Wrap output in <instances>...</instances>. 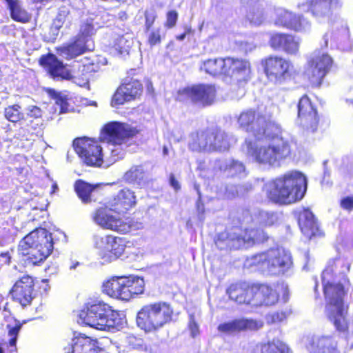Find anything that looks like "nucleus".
I'll list each match as a JSON object with an SVG mask.
<instances>
[{"label":"nucleus","mask_w":353,"mask_h":353,"mask_svg":"<svg viewBox=\"0 0 353 353\" xmlns=\"http://www.w3.org/2000/svg\"><path fill=\"white\" fill-rule=\"evenodd\" d=\"M14 320V324H8L6 325V329L8 330V336L10 337V339L8 341V344L10 346L14 347L16 349L17 341L19 332L22 327V323L15 319Z\"/></svg>","instance_id":"obj_44"},{"label":"nucleus","mask_w":353,"mask_h":353,"mask_svg":"<svg viewBox=\"0 0 353 353\" xmlns=\"http://www.w3.org/2000/svg\"><path fill=\"white\" fill-rule=\"evenodd\" d=\"M333 59L325 52H318L307 61L303 76L312 88H319L333 65Z\"/></svg>","instance_id":"obj_8"},{"label":"nucleus","mask_w":353,"mask_h":353,"mask_svg":"<svg viewBox=\"0 0 353 353\" xmlns=\"http://www.w3.org/2000/svg\"><path fill=\"white\" fill-rule=\"evenodd\" d=\"M238 123L244 131L250 133L255 139L256 132L270 130L272 126L279 125L270 114H265L254 109L243 111L238 117Z\"/></svg>","instance_id":"obj_11"},{"label":"nucleus","mask_w":353,"mask_h":353,"mask_svg":"<svg viewBox=\"0 0 353 353\" xmlns=\"http://www.w3.org/2000/svg\"><path fill=\"white\" fill-rule=\"evenodd\" d=\"M140 132L137 126L125 122L109 121L104 124L101 131V139L108 144L121 145L127 143Z\"/></svg>","instance_id":"obj_12"},{"label":"nucleus","mask_w":353,"mask_h":353,"mask_svg":"<svg viewBox=\"0 0 353 353\" xmlns=\"http://www.w3.org/2000/svg\"><path fill=\"white\" fill-rule=\"evenodd\" d=\"M110 310V305L98 301L91 304L87 307L85 312L81 314L83 322L93 328L103 330L104 324H102V320H104L107 311Z\"/></svg>","instance_id":"obj_24"},{"label":"nucleus","mask_w":353,"mask_h":353,"mask_svg":"<svg viewBox=\"0 0 353 353\" xmlns=\"http://www.w3.org/2000/svg\"><path fill=\"white\" fill-rule=\"evenodd\" d=\"M307 10L317 20L330 19L339 6L338 0H307Z\"/></svg>","instance_id":"obj_27"},{"label":"nucleus","mask_w":353,"mask_h":353,"mask_svg":"<svg viewBox=\"0 0 353 353\" xmlns=\"http://www.w3.org/2000/svg\"><path fill=\"white\" fill-rule=\"evenodd\" d=\"M143 15L145 19V31L148 32L154 25L157 18V14L154 8H150L146 9L144 11Z\"/></svg>","instance_id":"obj_48"},{"label":"nucleus","mask_w":353,"mask_h":353,"mask_svg":"<svg viewBox=\"0 0 353 353\" xmlns=\"http://www.w3.org/2000/svg\"><path fill=\"white\" fill-rule=\"evenodd\" d=\"M332 272V268L327 266L321 274L323 294L327 301V316L337 330L344 332L348 328L346 319L348 305L344 302L348 289L341 282L330 281Z\"/></svg>","instance_id":"obj_3"},{"label":"nucleus","mask_w":353,"mask_h":353,"mask_svg":"<svg viewBox=\"0 0 353 353\" xmlns=\"http://www.w3.org/2000/svg\"><path fill=\"white\" fill-rule=\"evenodd\" d=\"M53 24L57 30H59L63 26V21L61 18H56L54 20Z\"/></svg>","instance_id":"obj_59"},{"label":"nucleus","mask_w":353,"mask_h":353,"mask_svg":"<svg viewBox=\"0 0 353 353\" xmlns=\"http://www.w3.org/2000/svg\"><path fill=\"white\" fill-rule=\"evenodd\" d=\"M260 65L267 79L275 83L285 81L286 77L290 74V68L292 65L290 61L276 54L263 58Z\"/></svg>","instance_id":"obj_16"},{"label":"nucleus","mask_w":353,"mask_h":353,"mask_svg":"<svg viewBox=\"0 0 353 353\" xmlns=\"http://www.w3.org/2000/svg\"><path fill=\"white\" fill-rule=\"evenodd\" d=\"M263 326L261 321L252 319H235L218 325L217 330L223 334H232L246 331H257Z\"/></svg>","instance_id":"obj_25"},{"label":"nucleus","mask_w":353,"mask_h":353,"mask_svg":"<svg viewBox=\"0 0 353 353\" xmlns=\"http://www.w3.org/2000/svg\"><path fill=\"white\" fill-rule=\"evenodd\" d=\"M143 92V85L139 78L137 70L130 69L112 94L110 105L119 108L126 103L140 99Z\"/></svg>","instance_id":"obj_7"},{"label":"nucleus","mask_w":353,"mask_h":353,"mask_svg":"<svg viewBox=\"0 0 353 353\" xmlns=\"http://www.w3.org/2000/svg\"><path fill=\"white\" fill-rule=\"evenodd\" d=\"M33 3H40L42 2L43 0H32Z\"/></svg>","instance_id":"obj_63"},{"label":"nucleus","mask_w":353,"mask_h":353,"mask_svg":"<svg viewBox=\"0 0 353 353\" xmlns=\"http://www.w3.org/2000/svg\"><path fill=\"white\" fill-rule=\"evenodd\" d=\"M2 310H3V312H7L9 314H11V310H10V304L8 302L5 303Z\"/></svg>","instance_id":"obj_60"},{"label":"nucleus","mask_w":353,"mask_h":353,"mask_svg":"<svg viewBox=\"0 0 353 353\" xmlns=\"http://www.w3.org/2000/svg\"><path fill=\"white\" fill-rule=\"evenodd\" d=\"M52 234L46 228H36L26 235L19 242V250L27 261L34 265H39L48 257L53 250Z\"/></svg>","instance_id":"obj_4"},{"label":"nucleus","mask_w":353,"mask_h":353,"mask_svg":"<svg viewBox=\"0 0 353 353\" xmlns=\"http://www.w3.org/2000/svg\"><path fill=\"white\" fill-rule=\"evenodd\" d=\"M34 283L32 276L24 275L12 286L10 291L11 299L23 309L30 306L35 299Z\"/></svg>","instance_id":"obj_19"},{"label":"nucleus","mask_w":353,"mask_h":353,"mask_svg":"<svg viewBox=\"0 0 353 353\" xmlns=\"http://www.w3.org/2000/svg\"><path fill=\"white\" fill-rule=\"evenodd\" d=\"M216 98V89L214 85L196 83L179 89L175 94V100L181 103H192L205 108L214 103Z\"/></svg>","instance_id":"obj_6"},{"label":"nucleus","mask_w":353,"mask_h":353,"mask_svg":"<svg viewBox=\"0 0 353 353\" xmlns=\"http://www.w3.org/2000/svg\"><path fill=\"white\" fill-rule=\"evenodd\" d=\"M275 23L281 27L294 32H301L310 25L309 21L302 14H298L288 10L277 14Z\"/></svg>","instance_id":"obj_28"},{"label":"nucleus","mask_w":353,"mask_h":353,"mask_svg":"<svg viewBox=\"0 0 353 353\" xmlns=\"http://www.w3.org/2000/svg\"><path fill=\"white\" fill-rule=\"evenodd\" d=\"M29 116L34 119L41 118L42 117V111L39 107L32 106L30 110Z\"/></svg>","instance_id":"obj_55"},{"label":"nucleus","mask_w":353,"mask_h":353,"mask_svg":"<svg viewBox=\"0 0 353 353\" xmlns=\"http://www.w3.org/2000/svg\"><path fill=\"white\" fill-rule=\"evenodd\" d=\"M72 353H103L97 339H92L84 334H79L72 339Z\"/></svg>","instance_id":"obj_30"},{"label":"nucleus","mask_w":353,"mask_h":353,"mask_svg":"<svg viewBox=\"0 0 353 353\" xmlns=\"http://www.w3.org/2000/svg\"><path fill=\"white\" fill-rule=\"evenodd\" d=\"M260 283L238 281L232 283L227 289L229 298L240 305L258 307Z\"/></svg>","instance_id":"obj_15"},{"label":"nucleus","mask_w":353,"mask_h":353,"mask_svg":"<svg viewBox=\"0 0 353 353\" xmlns=\"http://www.w3.org/2000/svg\"><path fill=\"white\" fill-rule=\"evenodd\" d=\"M169 183L175 191H179L181 189L180 183L173 174H170L169 176Z\"/></svg>","instance_id":"obj_56"},{"label":"nucleus","mask_w":353,"mask_h":353,"mask_svg":"<svg viewBox=\"0 0 353 353\" xmlns=\"http://www.w3.org/2000/svg\"><path fill=\"white\" fill-rule=\"evenodd\" d=\"M128 279L131 299L143 292L145 283L143 279L138 276H128Z\"/></svg>","instance_id":"obj_43"},{"label":"nucleus","mask_w":353,"mask_h":353,"mask_svg":"<svg viewBox=\"0 0 353 353\" xmlns=\"http://www.w3.org/2000/svg\"><path fill=\"white\" fill-rule=\"evenodd\" d=\"M340 207L347 212L353 211V195H349L341 199L339 201Z\"/></svg>","instance_id":"obj_52"},{"label":"nucleus","mask_w":353,"mask_h":353,"mask_svg":"<svg viewBox=\"0 0 353 353\" xmlns=\"http://www.w3.org/2000/svg\"><path fill=\"white\" fill-rule=\"evenodd\" d=\"M224 76L229 77L240 85L250 79L252 65L249 60L234 57H225Z\"/></svg>","instance_id":"obj_18"},{"label":"nucleus","mask_w":353,"mask_h":353,"mask_svg":"<svg viewBox=\"0 0 353 353\" xmlns=\"http://www.w3.org/2000/svg\"><path fill=\"white\" fill-rule=\"evenodd\" d=\"M137 324L145 332H154L159 330L153 303L143 305L137 314Z\"/></svg>","instance_id":"obj_29"},{"label":"nucleus","mask_w":353,"mask_h":353,"mask_svg":"<svg viewBox=\"0 0 353 353\" xmlns=\"http://www.w3.org/2000/svg\"><path fill=\"white\" fill-rule=\"evenodd\" d=\"M200 150L208 152H222L230 148L228 134L218 125L207 127L197 133Z\"/></svg>","instance_id":"obj_10"},{"label":"nucleus","mask_w":353,"mask_h":353,"mask_svg":"<svg viewBox=\"0 0 353 353\" xmlns=\"http://www.w3.org/2000/svg\"><path fill=\"white\" fill-rule=\"evenodd\" d=\"M292 263L290 255L279 248L270 249L256 254L253 258L254 265L272 274H283L290 268Z\"/></svg>","instance_id":"obj_9"},{"label":"nucleus","mask_w":353,"mask_h":353,"mask_svg":"<svg viewBox=\"0 0 353 353\" xmlns=\"http://www.w3.org/2000/svg\"><path fill=\"white\" fill-rule=\"evenodd\" d=\"M120 300L130 301L131 299V294L129 291V285L128 277L123 276L122 285L121 288Z\"/></svg>","instance_id":"obj_51"},{"label":"nucleus","mask_w":353,"mask_h":353,"mask_svg":"<svg viewBox=\"0 0 353 353\" xmlns=\"http://www.w3.org/2000/svg\"><path fill=\"white\" fill-rule=\"evenodd\" d=\"M123 276H112L103 284V292L108 296L120 299Z\"/></svg>","instance_id":"obj_39"},{"label":"nucleus","mask_w":353,"mask_h":353,"mask_svg":"<svg viewBox=\"0 0 353 353\" xmlns=\"http://www.w3.org/2000/svg\"><path fill=\"white\" fill-rule=\"evenodd\" d=\"M193 33V30L190 27H188L185 28L184 32L178 34L175 37L176 39L178 41H183L187 35L191 34Z\"/></svg>","instance_id":"obj_57"},{"label":"nucleus","mask_w":353,"mask_h":353,"mask_svg":"<svg viewBox=\"0 0 353 353\" xmlns=\"http://www.w3.org/2000/svg\"><path fill=\"white\" fill-rule=\"evenodd\" d=\"M269 45L274 50L283 51L287 54H296L299 50V41L295 36L281 32H275L270 35Z\"/></svg>","instance_id":"obj_26"},{"label":"nucleus","mask_w":353,"mask_h":353,"mask_svg":"<svg viewBox=\"0 0 353 353\" xmlns=\"http://www.w3.org/2000/svg\"><path fill=\"white\" fill-rule=\"evenodd\" d=\"M144 171L141 165H133L124 174L125 181L129 183H139L144 178Z\"/></svg>","instance_id":"obj_41"},{"label":"nucleus","mask_w":353,"mask_h":353,"mask_svg":"<svg viewBox=\"0 0 353 353\" xmlns=\"http://www.w3.org/2000/svg\"><path fill=\"white\" fill-rule=\"evenodd\" d=\"M112 48L119 54L128 53L130 48V42L124 37L123 35L117 37L113 44Z\"/></svg>","instance_id":"obj_46"},{"label":"nucleus","mask_w":353,"mask_h":353,"mask_svg":"<svg viewBox=\"0 0 353 353\" xmlns=\"http://www.w3.org/2000/svg\"><path fill=\"white\" fill-rule=\"evenodd\" d=\"M201 70L212 76L223 75L225 73V57L209 59L203 62Z\"/></svg>","instance_id":"obj_36"},{"label":"nucleus","mask_w":353,"mask_h":353,"mask_svg":"<svg viewBox=\"0 0 353 353\" xmlns=\"http://www.w3.org/2000/svg\"><path fill=\"white\" fill-rule=\"evenodd\" d=\"M120 214L108 201L97 208L93 214L92 220L101 228L125 234L132 229H138L141 223L127 217L123 220Z\"/></svg>","instance_id":"obj_5"},{"label":"nucleus","mask_w":353,"mask_h":353,"mask_svg":"<svg viewBox=\"0 0 353 353\" xmlns=\"http://www.w3.org/2000/svg\"><path fill=\"white\" fill-rule=\"evenodd\" d=\"M188 328L190 332L192 337L194 338L199 334V327L198 323L194 320L193 316H191V319L189 322Z\"/></svg>","instance_id":"obj_53"},{"label":"nucleus","mask_w":353,"mask_h":353,"mask_svg":"<svg viewBox=\"0 0 353 353\" xmlns=\"http://www.w3.org/2000/svg\"><path fill=\"white\" fill-rule=\"evenodd\" d=\"M163 153L164 154H167L168 153V150L165 147L163 148Z\"/></svg>","instance_id":"obj_62"},{"label":"nucleus","mask_w":353,"mask_h":353,"mask_svg":"<svg viewBox=\"0 0 353 353\" xmlns=\"http://www.w3.org/2000/svg\"><path fill=\"white\" fill-rule=\"evenodd\" d=\"M256 137L254 139L256 142L267 143L263 145H254L249 150L250 154L258 163L274 166L292 155V141L283 137L280 124L272 126L266 132H256Z\"/></svg>","instance_id":"obj_1"},{"label":"nucleus","mask_w":353,"mask_h":353,"mask_svg":"<svg viewBox=\"0 0 353 353\" xmlns=\"http://www.w3.org/2000/svg\"><path fill=\"white\" fill-rule=\"evenodd\" d=\"M165 17L166 20L164 23L165 27L168 29L174 28L176 25L178 21V12L175 10H170L166 12Z\"/></svg>","instance_id":"obj_49"},{"label":"nucleus","mask_w":353,"mask_h":353,"mask_svg":"<svg viewBox=\"0 0 353 353\" xmlns=\"http://www.w3.org/2000/svg\"><path fill=\"white\" fill-rule=\"evenodd\" d=\"M79 263L78 262H76L74 263H73L71 266H70V269H75L77 268V265H79Z\"/></svg>","instance_id":"obj_61"},{"label":"nucleus","mask_w":353,"mask_h":353,"mask_svg":"<svg viewBox=\"0 0 353 353\" xmlns=\"http://www.w3.org/2000/svg\"><path fill=\"white\" fill-rule=\"evenodd\" d=\"M306 186L307 179L301 172L290 170L270 181L266 196L272 203L289 205L302 199Z\"/></svg>","instance_id":"obj_2"},{"label":"nucleus","mask_w":353,"mask_h":353,"mask_svg":"<svg viewBox=\"0 0 353 353\" xmlns=\"http://www.w3.org/2000/svg\"><path fill=\"white\" fill-rule=\"evenodd\" d=\"M127 243L125 238L114 234H105L95 236L94 246L101 259L110 263L119 259L124 254Z\"/></svg>","instance_id":"obj_13"},{"label":"nucleus","mask_w":353,"mask_h":353,"mask_svg":"<svg viewBox=\"0 0 353 353\" xmlns=\"http://www.w3.org/2000/svg\"><path fill=\"white\" fill-rule=\"evenodd\" d=\"M4 117L11 123L20 122L25 119V114L21 106L18 104H13L7 106L3 110Z\"/></svg>","instance_id":"obj_40"},{"label":"nucleus","mask_w":353,"mask_h":353,"mask_svg":"<svg viewBox=\"0 0 353 353\" xmlns=\"http://www.w3.org/2000/svg\"><path fill=\"white\" fill-rule=\"evenodd\" d=\"M99 64L94 62L83 64L80 68L81 74L84 76L83 78L87 83L89 81V77L99 70Z\"/></svg>","instance_id":"obj_47"},{"label":"nucleus","mask_w":353,"mask_h":353,"mask_svg":"<svg viewBox=\"0 0 353 353\" xmlns=\"http://www.w3.org/2000/svg\"><path fill=\"white\" fill-rule=\"evenodd\" d=\"M38 62L39 65L54 79L63 80L70 77V72L66 65L52 52L42 54Z\"/></svg>","instance_id":"obj_22"},{"label":"nucleus","mask_w":353,"mask_h":353,"mask_svg":"<svg viewBox=\"0 0 353 353\" xmlns=\"http://www.w3.org/2000/svg\"><path fill=\"white\" fill-rule=\"evenodd\" d=\"M73 147L85 165L100 167L103 164L102 148L97 140L88 137L77 138L73 141Z\"/></svg>","instance_id":"obj_14"},{"label":"nucleus","mask_w":353,"mask_h":353,"mask_svg":"<svg viewBox=\"0 0 353 353\" xmlns=\"http://www.w3.org/2000/svg\"><path fill=\"white\" fill-rule=\"evenodd\" d=\"M10 11L11 18L17 22L26 23L30 17L27 12L22 8L19 0H4Z\"/></svg>","instance_id":"obj_37"},{"label":"nucleus","mask_w":353,"mask_h":353,"mask_svg":"<svg viewBox=\"0 0 353 353\" xmlns=\"http://www.w3.org/2000/svg\"><path fill=\"white\" fill-rule=\"evenodd\" d=\"M0 353H4V351L1 346H0Z\"/></svg>","instance_id":"obj_64"},{"label":"nucleus","mask_w":353,"mask_h":353,"mask_svg":"<svg viewBox=\"0 0 353 353\" xmlns=\"http://www.w3.org/2000/svg\"><path fill=\"white\" fill-rule=\"evenodd\" d=\"M299 227L303 235L309 241L323 236L316 219L308 208H303L296 214Z\"/></svg>","instance_id":"obj_23"},{"label":"nucleus","mask_w":353,"mask_h":353,"mask_svg":"<svg viewBox=\"0 0 353 353\" xmlns=\"http://www.w3.org/2000/svg\"><path fill=\"white\" fill-rule=\"evenodd\" d=\"M54 99L56 104L59 106V113L63 114L69 111V103L66 96L58 94Z\"/></svg>","instance_id":"obj_50"},{"label":"nucleus","mask_w":353,"mask_h":353,"mask_svg":"<svg viewBox=\"0 0 353 353\" xmlns=\"http://www.w3.org/2000/svg\"><path fill=\"white\" fill-rule=\"evenodd\" d=\"M164 37L165 33L160 28L150 30L148 35L147 42L150 47H154L160 45Z\"/></svg>","instance_id":"obj_45"},{"label":"nucleus","mask_w":353,"mask_h":353,"mask_svg":"<svg viewBox=\"0 0 353 353\" xmlns=\"http://www.w3.org/2000/svg\"><path fill=\"white\" fill-rule=\"evenodd\" d=\"M234 165V163H232L231 165H229V167L224 168L225 171L228 172V175L230 176H234L239 173H241L243 171L244 168H232Z\"/></svg>","instance_id":"obj_54"},{"label":"nucleus","mask_w":353,"mask_h":353,"mask_svg":"<svg viewBox=\"0 0 353 353\" xmlns=\"http://www.w3.org/2000/svg\"><path fill=\"white\" fill-rule=\"evenodd\" d=\"M109 202L121 214L134 208L137 203V199L133 191L128 188H123Z\"/></svg>","instance_id":"obj_31"},{"label":"nucleus","mask_w":353,"mask_h":353,"mask_svg":"<svg viewBox=\"0 0 353 353\" xmlns=\"http://www.w3.org/2000/svg\"><path fill=\"white\" fill-rule=\"evenodd\" d=\"M252 353H290L289 347L279 339H272L257 343Z\"/></svg>","instance_id":"obj_35"},{"label":"nucleus","mask_w":353,"mask_h":353,"mask_svg":"<svg viewBox=\"0 0 353 353\" xmlns=\"http://www.w3.org/2000/svg\"><path fill=\"white\" fill-rule=\"evenodd\" d=\"M104 324V330L110 327H117L121 324L120 313L117 310H112L110 306V310L107 311L104 320L101 321Z\"/></svg>","instance_id":"obj_42"},{"label":"nucleus","mask_w":353,"mask_h":353,"mask_svg":"<svg viewBox=\"0 0 353 353\" xmlns=\"http://www.w3.org/2000/svg\"><path fill=\"white\" fill-rule=\"evenodd\" d=\"M310 353H339L337 343L331 336L313 338L310 342Z\"/></svg>","instance_id":"obj_32"},{"label":"nucleus","mask_w":353,"mask_h":353,"mask_svg":"<svg viewBox=\"0 0 353 353\" xmlns=\"http://www.w3.org/2000/svg\"><path fill=\"white\" fill-rule=\"evenodd\" d=\"M298 118L301 125L308 131L315 132L318 129L320 118L316 106L307 94L301 97L297 104Z\"/></svg>","instance_id":"obj_20"},{"label":"nucleus","mask_w":353,"mask_h":353,"mask_svg":"<svg viewBox=\"0 0 353 353\" xmlns=\"http://www.w3.org/2000/svg\"><path fill=\"white\" fill-rule=\"evenodd\" d=\"M281 295L284 301L288 299L289 295L288 288L283 283H260L259 306L274 305L279 302Z\"/></svg>","instance_id":"obj_21"},{"label":"nucleus","mask_w":353,"mask_h":353,"mask_svg":"<svg viewBox=\"0 0 353 353\" xmlns=\"http://www.w3.org/2000/svg\"><path fill=\"white\" fill-rule=\"evenodd\" d=\"M74 188L78 197L83 203L91 202V194L96 188V185L88 183V182L78 179L74 182Z\"/></svg>","instance_id":"obj_38"},{"label":"nucleus","mask_w":353,"mask_h":353,"mask_svg":"<svg viewBox=\"0 0 353 353\" xmlns=\"http://www.w3.org/2000/svg\"><path fill=\"white\" fill-rule=\"evenodd\" d=\"M92 30V24H85L83 30H81L70 42L57 48V52L64 57L65 59L71 60L91 50L88 43L89 41L88 37L91 34Z\"/></svg>","instance_id":"obj_17"},{"label":"nucleus","mask_w":353,"mask_h":353,"mask_svg":"<svg viewBox=\"0 0 353 353\" xmlns=\"http://www.w3.org/2000/svg\"><path fill=\"white\" fill-rule=\"evenodd\" d=\"M241 232L236 235L235 239L244 243H263L269 239L268 235L261 228H245L241 229Z\"/></svg>","instance_id":"obj_34"},{"label":"nucleus","mask_w":353,"mask_h":353,"mask_svg":"<svg viewBox=\"0 0 353 353\" xmlns=\"http://www.w3.org/2000/svg\"><path fill=\"white\" fill-rule=\"evenodd\" d=\"M159 330L170 323L174 319V312L172 305L165 301L153 302Z\"/></svg>","instance_id":"obj_33"},{"label":"nucleus","mask_w":353,"mask_h":353,"mask_svg":"<svg viewBox=\"0 0 353 353\" xmlns=\"http://www.w3.org/2000/svg\"><path fill=\"white\" fill-rule=\"evenodd\" d=\"M0 256L3 258L7 264H10L11 262V256L9 252H1Z\"/></svg>","instance_id":"obj_58"}]
</instances>
